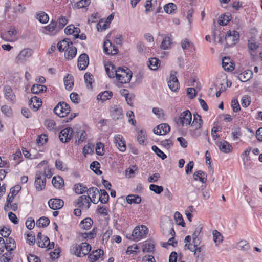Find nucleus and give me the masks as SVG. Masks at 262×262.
Instances as JSON below:
<instances>
[{
  "instance_id": "40",
  "label": "nucleus",
  "mask_w": 262,
  "mask_h": 262,
  "mask_svg": "<svg viewBox=\"0 0 262 262\" xmlns=\"http://www.w3.org/2000/svg\"><path fill=\"white\" fill-rule=\"evenodd\" d=\"M149 68L152 70H155L158 68L160 61L157 58H151L149 59Z\"/></svg>"
},
{
  "instance_id": "15",
  "label": "nucleus",
  "mask_w": 262,
  "mask_h": 262,
  "mask_svg": "<svg viewBox=\"0 0 262 262\" xmlns=\"http://www.w3.org/2000/svg\"><path fill=\"white\" fill-rule=\"evenodd\" d=\"M170 130L169 125L166 123H162L157 126L154 129V132L157 135H165Z\"/></svg>"
},
{
  "instance_id": "29",
  "label": "nucleus",
  "mask_w": 262,
  "mask_h": 262,
  "mask_svg": "<svg viewBox=\"0 0 262 262\" xmlns=\"http://www.w3.org/2000/svg\"><path fill=\"white\" fill-rule=\"evenodd\" d=\"M103 251L102 249H98L90 254L89 258L91 262L96 261L99 259L101 255H103Z\"/></svg>"
},
{
  "instance_id": "5",
  "label": "nucleus",
  "mask_w": 262,
  "mask_h": 262,
  "mask_svg": "<svg viewBox=\"0 0 262 262\" xmlns=\"http://www.w3.org/2000/svg\"><path fill=\"white\" fill-rule=\"evenodd\" d=\"M239 34L237 31L233 30L229 31L225 35V40L228 46L235 45L239 39Z\"/></svg>"
},
{
  "instance_id": "13",
  "label": "nucleus",
  "mask_w": 262,
  "mask_h": 262,
  "mask_svg": "<svg viewBox=\"0 0 262 262\" xmlns=\"http://www.w3.org/2000/svg\"><path fill=\"white\" fill-rule=\"evenodd\" d=\"M103 48L104 52L107 54L115 55L118 53V49L107 40L104 42Z\"/></svg>"
},
{
  "instance_id": "48",
  "label": "nucleus",
  "mask_w": 262,
  "mask_h": 262,
  "mask_svg": "<svg viewBox=\"0 0 262 262\" xmlns=\"http://www.w3.org/2000/svg\"><path fill=\"white\" fill-rule=\"evenodd\" d=\"M84 80L85 83L87 84V86L89 88H92V82L93 79V75L90 73H86L84 74Z\"/></svg>"
},
{
  "instance_id": "49",
  "label": "nucleus",
  "mask_w": 262,
  "mask_h": 262,
  "mask_svg": "<svg viewBox=\"0 0 262 262\" xmlns=\"http://www.w3.org/2000/svg\"><path fill=\"white\" fill-rule=\"evenodd\" d=\"M91 169L97 174H101V171L100 170V164L97 161L93 162L90 165Z\"/></svg>"
},
{
  "instance_id": "64",
  "label": "nucleus",
  "mask_w": 262,
  "mask_h": 262,
  "mask_svg": "<svg viewBox=\"0 0 262 262\" xmlns=\"http://www.w3.org/2000/svg\"><path fill=\"white\" fill-rule=\"evenodd\" d=\"M230 20L229 16L227 15L221 16L219 19V24L222 26L226 25Z\"/></svg>"
},
{
  "instance_id": "59",
  "label": "nucleus",
  "mask_w": 262,
  "mask_h": 262,
  "mask_svg": "<svg viewBox=\"0 0 262 262\" xmlns=\"http://www.w3.org/2000/svg\"><path fill=\"white\" fill-rule=\"evenodd\" d=\"M202 231V227H198L196 228L194 232L192 234V238H193V243L194 244H198L199 239H198V237L201 233Z\"/></svg>"
},
{
  "instance_id": "56",
  "label": "nucleus",
  "mask_w": 262,
  "mask_h": 262,
  "mask_svg": "<svg viewBox=\"0 0 262 262\" xmlns=\"http://www.w3.org/2000/svg\"><path fill=\"white\" fill-rule=\"evenodd\" d=\"M96 27H97V29L98 31L104 30L106 28H107L108 27V21H104L103 20H101L97 24Z\"/></svg>"
},
{
  "instance_id": "39",
  "label": "nucleus",
  "mask_w": 262,
  "mask_h": 262,
  "mask_svg": "<svg viewBox=\"0 0 262 262\" xmlns=\"http://www.w3.org/2000/svg\"><path fill=\"white\" fill-rule=\"evenodd\" d=\"M50 223V220L47 217L42 216L39 218L36 222V226L37 227H45Z\"/></svg>"
},
{
  "instance_id": "52",
  "label": "nucleus",
  "mask_w": 262,
  "mask_h": 262,
  "mask_svg": "<svg viewBox=\"0 0 262 262\" xmlns=\"http://www.w3.org/2000/svg\"><path fill=\"white\" fill-rule=\"evenodd\" d=\"M86 132L84 130H82L80 133V135H79V134H77L76 135V138L77 137L78 139V140H76L75 143L78 145L81 144L86 139Z\"/></svg>"
},
{
  "instance_id": "20",
  "label": "nucleus",
  "mask_w": 262,
  "mask_h": 262,
  "mask_svg": "<svg viewBox=\"0 0 262 262\" xmlns=\"http://www.w3.org/2000/svg\"><path fill=\"white\" fill-rule=\"evenodd\" d=\"M216 145L220 151L224 153H229L232 149L231 145L226 141L218 142Z\"/></svg>"
},
{
  "instance_id": "16",
  "label": "nucleus",
  "mask_w": 262,
  "mask_h": 262,
  "mask_svg": "<svg viewBox=\"0 0 262 262\" xmlns=\"http://www.w3.org/2000/svg\"><path fill=\"white\" fill-rule=\"evenodd\" d=\"M48 204L51 209L58 210L63 207L64 202L60 199H51L49 201Z\"/></svg>"
},
{
  "instance_id": "11",
  "label": "nucleus",
  "mask_w": 262,
  "mask_h": 262,
  "mask_svg": "<svg viewBox=\"0 0 262 262\" xmlns=\"http://www.w3.org/2000/svg\"><path fill=\"white\" fill-rule=\"evenodd\" d=\"M169 89L173 91H177L179 89V83L175 74L171 73L170 76L167 81Z\"/></svg>"
},
{
  "instance_id": "27",
  "label": "nucleus",
  "mask_w": 262,
  "mask_h": 262,
  "mask_svg": "<svg viewBox=\"0 0 262 262\" xmlns=\"http://www.w3.org/2000/svg\"><path fill=\"white\" fill-rule=\"evenodd\" d=\"M70 44L72 45V42L68 38H66L57 43V48L60 52L63 51L70 47Z\"/></svg>"
},
{
  "instance_id": "31",
  "label": "nucleus",
  "mask_w": 262,
  "mask_h": 262,
  "mask_svg": "<svg viewBox=\"0 0 262 262\" xmlns=\"http://www.w3.org/2000/svg\"><path fill=\"white\" fill-rule=\"evenodd\" d=\"M252 72L251 70H248L239 74L238 79L242 82H246L252 77Z\"/></svg>"
},
{
  "instance_id": "43",
  "label": "nucleus",
  "mask_w": 262,
  "mask_h": 262,
  "mask_svg": "<svg viewBox=\"0 0 262 262\" xmlns=\"http://www.w3.org/2000/svg\"><path fill=\"white\" fill-rule=\"evenodd\" d=\"M37 18L43 24L47 23L49 19L48 15L43 11H41L37 14Z\"/></svg>"
},
{
  "instance_id": "61",
  "label": "nucleus",
  "mask_w": 262,
  "mask_h": 262,
  "mask_svg": "<svg viewBox=\"0 0 262 262\" xmlns=\"http://www.w3.org/2000/svg\"><path fill=\"white\" fill-rule=\"evenodd\" d=\"M137 139L140 144L144 143L145 140L146 139L145 132L142 130L139 132L138 133Z\"/></svg>"
},
{
  "instance_id": "10",
  "label": "nucleus",
  "mask_w": 262,
  "mask_h": 262,
  "mask_svg": "<svg viewBox=\"0 0 262 262\" xmlns=\"http://www.w3.org/2000/svg\"><path fill=\"white\" fill-rule=\"evenodd\" d=\"M46 179L42 178L41 172H37L36 174L35 180V186L36 189L38 191L43 190L46 186Z\"/></svg>"
},
{
  "instance_id": "25",
  "label": "nucleus",
  "mask_w": 262,
  "mask_h": 262,
  "mask_svg": "<svg viewBox=\"0 0 262 262\" xmlns=\"http://www.w3.org/2000/svg\"><path fill=\"white\" fill-rule=\"evenodd\" d=\"M222 66L226 71H232L234 69L233 63L229 57H225L222 59Z\"/></svg>"
},
{
  "instance_id": "45",
  "label": "nucleus",
  "mask_w": 262,
  "mask_h": 262,
  "mask_svg": "<svg viewBox=\"0 0 262 262\" xmlns=\"http://www.w3.org/2000/svg\"><path fill=\"white\" fill-rule=\"evenodd\" d=\"M171 43V39L170 37L166 36L165 37L162 42H161V44L160 45L161 48L163 50H167L168 49Z\"/></svg>"
},
{
  "instance_id": "38",
  "label": "nucleus",
  "mask_w": 262,
  "mask_h": 262,
  "mask_svg": "<svg viewBox=\"0 0 262 262\" xmlns=\"http://www.w3.org/2000/svg\"><path fill=\"white\" fill-rule=\"evenodd\" d=\"M75 191L77 194H83L85 192L87 191L89 189L86 187L84 186L82 183H78L74 185Z\"/></svg>"
},
{
  "instance_id": "6",
  "label": "nucleus",
  "mask_w": 262,
  "mask_h": 262,
  "mask_svg": "<svg viewBox=\"0 0 262 262\" xmlns=\"http://www.w3.org/2000/svg\"><path fill=\"white\" fill-rule=\"evenodd\" d=\"M89 198H90V196L85 195L80 196L77 200L74 202V205L82 209H88L91 206V202L89 200Z\"/></svg>"
},
{
  "instance_id": "54",
  "label": "nucleus",
  "mask_w": 262,
  "mask_h": 262,
  "mask_svg": "<svg viewBox=\"0 0 262 262\" xmlns=\"http://www.w3.org/2000/svg\"><path fill=\"white\" fill-rule=\"evenodd\" d=\"M213 241L216 243V245L219 244L223 241V236L221 233L217 230H214L213 232Z\"/></svg>"
},
{
  "instance_id": "9",
  "label": "nucleus",
  "mask_w": 262,
  "mask_h": 262,
  "mask_svg": "<svg viewBox=\"0 0 262 262\" xmlns=\"http://www.w3.org/2000/svg\"><path fill=\"white\" fill-rule=\"evenodd\" d=\"M73 129L70 127L62 129L59 134L60 140L63 143L69 142L72 138Z\"/></svg>"
},
{
  "instance_id": "7",
  "label": "nucleus",
  "mask_w": 262,
  "mask_h": 262,
  "mask_svg": "<svg viewBox=\"0 0 262 262\" xmlns=\"http://www.w3.org/2000/svg\"><path fill=\"white\" fill-rule=\"evenodd\" d=\"M147 228L145 226L141 225L135 228L131 236L134 240H139L144 237L147 234Z\"/></svg>"
},
{
  "instance_id": "57",
  "label": "nucleus",
  "mask_w": 262,
  "mask_h": 262,
  "mask_svg": "<svg viewBox=\"0 0 262 262\" xmlns=\"http://www.w3.org/2000/svg\"><path fill=\"white\" fill-rule=\"evenodd\" d=\"M149 189L157 194H160L163 191V187L162 186L150 184Z\"/></svg>"
},
{
  "instance_id": "44",
  "label": "nucleus",
  "mask_w": 262,
  "mask_h": 262,
  "mask_svg": "<svg viewBox=\"0 0 262 262\" xmlns=\"http://www.w3.org/2000/svg\"><path fill=\"white\" fill-rule=\"evenodd\" d=\"M142 247L143 252H151L154 250L155 245L153 243L150 242L143 244Z\"/></svg>"
},
{
  "instance_id": "19",
  "label": "nucleus",
  "mask_w": 262,
  "mask_h": 262,
  "mask_svg": "<svg viewBox=\"0 0 262 262\" xmlns=\"http://www.w3.org/2000/svg\"><path fill=\"white\" fill-rule=\"evenodd\" d=\"M99 191L97 188L92 187L88 190V196H90V198H89V200L94 204H96L98 202V200L96 199V195L99 194Z\"/></svg>"
},
{
  "instance_id": "62",
  "label": "nucleus",
  "mask_w": 262,
  "mask_h": 262,
  "mask_svg": "<svg viewBox=\"0 0 262 262\" xmlns=\"http://www.w3.org/2000/svg\"><path fill=\"white\" fill-rule=\"evenodd\" d=\"M49 238L47 236H43L41 240L38 241L37 245L39 247L44 248L47 247L48 243L49 242Z\"/></svg>"
},
{
  "instance_id": "60",
  "label": "nucleus",
  "mask_w": 262,
  "mask_h": 262,
  "mask_svg": "<svg viewBox=\"0 0 262 262\" xmlns=\"http://www.w3.org/2000/svg\"><path fill=\"white\" fill-rule=\"evenodd\" d=\"M55 123L52 119L46 120L45 122V125L50 130H53L55 128Z\"/></svg>"
},
{
  "instance_id": "23",
  "label": "nucleus",
  "mask_w": 262,
  "mask_h": 262,
  "mask_svg": "<svg viewBox=\"0 0 262 262\" xmlns=\"http://www.w3.org/2000/svg\"><path fill=\"white\" fill-rule=\"evenodd\" d=\"M16 248L15 240L12 237H8L5 240V249L8 251H13Z\"/></svg>"
},
{
  "instance_id": "24",
  "label": "nucleus",
  "mask_w": 262,
  "mask_h": 262,
  "mask_svg": "<svg viewBox=\"0 0 262 262\" xmlns=\"http://www.w3.org/2000/svg\"><path fill=\"white\" fill-rule=\"evenodd\" d=\"M203 125V120L201 116L196 114L193 115V120L191 127L193 128H201Z\"/></svg>"
},
{
  "instance_id": "30",
  "label": "nucleus",
  "mask_w": 262,
  "mask_h": 262,
  "mask_svg": "<svg viewBox=\"0 0 262 262\" xmlns=\"http://www.w3.org/2000/svg\"><path fill=\"white\" fill-rule=\"evenodd\" d=\"M194 179L195 180H199L203 183H205L207 181V174L201 170H199L193 174Z\"/></svg>"
},
{
  "instance_id": "37",
  "label": "nucleus",
  "mask_w": 262,
  "mask_h": 262,
  "mask_svg": "<svg viewBox=\"0 0 262 262\" xmlns=\"http://www.w3.org/2000/svg\"><path fill=\"white\" fill-rule=\"evenodd\" d=\"M126 201L128 204H139L141 201V199L138 195L130 194L127 196Z\"/></svg>"
},
{
  "instance_id": "41",
  "label": "nucleus",
  "mask_w": 262,
  "mask_h": 262,
  "mask_svg": "<svg viewBox=\"0 0 262 262\" xmlns=\"http://www.w3.org/2000/svg\"><path fill=\"white\" fill-rule=\"evenodd\" d=\"M108 199L109 196L107 192L105 190H100L98 201H100L103 204H105L108 201Z\"/></svg>"
},
{
  "instance_id": "33",
  "label": "nucleus",
  "mask_w": 262,
  "mask_h": 262,
  "mask_svg": "<svg viewBox=\"0 0 262 262\" xmlns=\"http://www.w3.org/2000/svg\"><path fill=\"white\" fill-rule=\"evenodd\" d=\"M47 90V87L45 85L35 84L31 88V92L34 94H38L43 93Z\"/></svg>"
},
{
  "instance_id": "35",
  "label": "nucleus",
  "mask_w": 262,
  "mask_h": 262,
  "mask_svg": "<svg viewBox=\"0 0 262 262\" xmlns=\"http://www.w3.org/2000/svg\"><path fill=\"white\" fill-rule=\"evenodd\" d=\"M113 93L112 92L104 91L100 93L97 97L98 100H101L102 101H106L112 98Z\"/></svg>"
},
{
  "instance_id": "58",
  "label": "nucleus",
  "mask_w": 262,
  "mask_h": 262,
  "mask_svg": "<svg viewBox=\"0 0 262 262\" xmlns=\"http://www.w3.org/2000/svg\"><path fill=\"white\" fill-rule=\"evenodd\" d=\"M151 148L152 150L162 159L164 160L166 158V155L156 146H152Z\"/></svg>"
},
{
  "instance_id": "51",
  "label": "nucleus",
  "mask_w": 262,
  "mask_h": 262,
  "mask_svg": "<svg viewBox=\"0 0 262 262\" xmlns=\"http://www.w3.org/2000/svg\"><path fill=\"white\" fill-rule=\"evenodd\" d=\"M174 217L176 222L178 225H181L182 227L185 226V223L184 222L182 215L180 212L178 211L174 213Z\"/></svg>"
},
{
  "instance_id": "47",
  "label": "nucleus",
  "mask_w": 262,
  "mask_h": 262,
  "mask_svg": "<svg viewBox=\"0 0 262 262\" xmlns=\"http://www.w3.org/2000/svg\"><path fill=\"white\" fill-rule=\"evenodd\" d=\"M48 140L47 136L45 134H42L38 137L36 140V143L39 146H42L47 143Z\"/></svg>"
},
{
  "instance_id": "36",
  "label": "nucleus",
  "mask_w": 262,
  "mask_h": 262,
  "mask_svg": "<svg viewBox=\"0 0 262 262\" xmlns=\"http://www.w3.org/2000/svg\"><path fill=\"white\" fill-rule=\"evenodd\" d=\"M52 183L56 188L62 187L64 184L63 180L60 176L53 177L52 180Z\"/></svg>"
},
{
  "instance_id": "8",
  "label": "nucleus",
  "mask_w": 262,
  "mask_h": 262,
  "mask_svg": "<svg viewBox=\"0 0 262 262\" xmlns=\"http://www.w3.org/2000/svg\"><path fill=\"white\" fill-rule=\"evenodd\" d=\"M33 50L29 48H26L21 50L15 59L17 63H23L33 54Z\"/></svg>"
},
{
  "instance_id": "28",
  "label": "nucleus",
  "mask_w": 262,
  "mask_h": 262,
  "mask_svg": "<svg viewBox=\"0 0 262 262\" xmlns=\"http://www.w3.org/2000/svg\"><path fill=\"white\" fill-rule=\"evenodd\" d=\"M93 223V220L89 217L83 220L79 224L80 227L84 230H88L90 229Z\"/></svg>"
},
{
  "instance_id": "53",
  "label": "nucleus",
  "mask_w": 262,
  "mask_h": 262,
  "mask_svg": "<svg viewBox=\"0 0 262 262\" xmlns=\"http://www.w3.org/2000/svg\"><path fill=\"white\" fill-rule=\"evenodd\" d=\"M176 8V6L173 3H169L164 6V9L167 13L171 14L174 11Z\"/></svg>"
},
{
  "instance_id": "4",
  "label": "nucleus",
  "mask_w": 262,
  "mask_h": 262,
  "mask_svg": "<svg viewBox=\"0 0 262 262\" xmlns=\"http://www.w3.org/2000/svg\"><path fill=\"white\" fill-rule=\"evenodd\" d=\"M70 106L64 102H59L54 108L55 113L60 117H64L70 112Z\"/></svg>"
},
{
  "instance_id": "21",
  "label": "nucleus",
  "mask_w": 262,
  "mask_h": 262,
  "mask_svg": "<svg viewBox=\"0 0 262 262\" xmlns=\"http://www.w3.org/2000/svg\"><path fill=\"white\" fill-rule=\"evenodd\" d=\"M111 115L114 120H118L122 115V110L121 107L117 105L111 106Z\"/></svg>"
},
{
  "instance_id": "32",
  "label": "nucleus",
  "mask_w": 262,
  "mask_h": 262,
  "mask_svg": "<svg viewBox=\"0 0 262 262\" xmlns=\"http://www.w3.org/2000/svg\"><path fill=\"white\" fill-rule=\"evenodd\" d=\"M64 84L67 90H71L74 84L73 77L72 75H68L64 78Z\"/></svg>"
},
{
  "instance_id": "63",
  "label": "nucleus",
  "mask_w": 262,
  "mask_h": 262,
  "mask_svg": "<svg viewBox=\"0 0 262 262\" xmlns=\"http://www.w3.org/2000/svg\"><path fill=\"white\" fill-rule=\"evenodd\" d=\"M26 226L29 230L33 229L35 226L34 220L31 217H29L26 222Z\"/></svg>"
},
{
  "instance_id": "42",
  "label": "nucleus",
  "mask_w": 262,
  "mask_h": 262,
  "mask_svg": "<svg viewBox=\"0 0 262 262\" xmlns=\"http://www.w3.org/2000/svg\"><path fill=\"white\" fill-rule=\"evenodd\" d=\"M237 248L238 250L246 251L250 248V246L246 240H241L237 244Z\"/></svg>"
},
{
  "instance_id": "50",
  "label": "nucleus",
  "mask_w": 262,
  "mask_h": 262,
  "mask_svg": "<svg viewBox=\"0 0 262 262\" xmlns=\"http://www.w3.org/2000/svg\"><path fill=\"white\" fill-rule=\"evenodd\" d=\"M248 47L249 50L254 51L259 47V44L254 39L251 38L248 40Z\"/></svg>"
},
{
  "instance_id": "55",
  "label": "nucleus",
  "mask_w": 262,
  "mask_h": 262,
  "mask_svg": "<svg viewBox=\"0 0 262 262\" xmlns=\"http://www.w3.org/2000/svg\"><path fill=\"white\" fill-rule=\"evenodd\" d=\"M181 47L183 50H187L190 47H194L192 43L190 42L187 38H185L181 41Z\"/></svg>"
},
{
  "instance_id": "14",
  "label": "nucleus",
  "mask_w": 262,
  "mask_h": 262,
  "mask_svg": "<svg viewBox=\"0 0 262 262\" xmlns=\"http://www.w3.org/2000/svg\"><path fill=\"white\" fill-rule=\"evenodd\" d=\"M114 143L118 149L122 152L126 150V144L123 138L121 135H117L114 137Z\"/></svg>"
},
{
  "instance_id": "2",
  "label": "nucleus",
  "mask_w": 262,
  "mask_h": 262,
  "mask_svg": "<svg viewBox=\"0 0 262 262\" xmlns=\"http://www.w3.org/2000/svg\"><path fill=\"white\" fill-rule=\"evenodd\" d=\"M118 81L121 83H127L130 82L132 73L128 68L119 67L115 71V75Z\"/></svg>"
},
{
  "instance_id": "34",
  "label": "nucleus",
  "mask_w": 262,
  "mask_h": 262,
  "mask_svg": "<svg viewBox=\"0 0 262 262\" xmlns=\"http://www.w3.org/2000/svg\"><path fill=\"white\" fill-rule=\"evenodd\" d=\"M57 26V22L52 20L50 24L45 27V30L47 31V32H45L47 34L52 35L54 34L53 33L54 31L55 30Z\"/></svg>"
},
{
  "instance_id": "3",
  "label": "nucleus",
  "mask_w": 262,
  "mask_h": 262,
  "mask_svg": "<svg viewBox=\"0 0 262 262\" xmlns=\"http://www.w3.org/2000/svg\"><path fill=\"white\" fill-rule=\"evenodd\" d=\"M192 120V115L189 110L183 112L180 116L176 119V123L179 126H187L190 125Z\"/></svg>"
},
{
  "instance_id": "12",
  "label": "nucleus",
  "mask_w": 262,
  "mask_h": 262,
  "mask_svg": "<svg viewBox=\"0 0 262 262\" xmlns=\"http://www.w3.org/2000/svg\"><path fill=\"white\" fill-rule=\"evenodd\" d=\"M89 57L85 53H83L80 55L78 59V67L79 70H85L89 64Z\"/></svg>"
},
{
  "instance_id": "1",
  "label": "nucleus",
  "mask_w": 262,
  "mask_h": 262,
  "mask_svg": "<svg viewBox=\"0 0 262 262\" xmlns=\"http://www.w3.org/2000/svg\"><path fill=\"white\" fill-rule=\"evenodd\" d=\"M91 249V246L86 243H82L80 245L73 244L71 246L70 253L78 257H83L89 253Z\"/></svg>"
},
{
  "instance_id": "18",
  "label": "nucleus",
  "mask_w": 262,
  "mask_h": 262,
  "mask_svg": "<svg viewBox=\"0 0 262 262\" xmlns=\"http://www.w3.org/2000/svg\"><path fill=\"white\" fill-rule=\"evenodd\" d=\"M4 94L6 99L14 103L15 101V96L14 94L12 89L9 86H5L4 88Z\"/></svg>"
},
{
  "instance_id": "22",
  "label": "nucleus",
  "mask_w": 262,
  "mask_h": 262,
  "mask_svg": "<svg viewBox=\"0 0 262 262\" xmlns=\"http://www.w3.org/2000/svg\"><path fill=\"white\" fill-rule=\"evenodd\" d=\"M77 53V49L71 45L69 48H68L64 54L65 58L67 60H71L76 55Z\"/></svg>"
},
{
  "instance_id": "46",
  "label": "nucleus",
  "mask_w": 262,
  "mask_h": 262,
  "mask_svg": "<svg viewBox=\"0 0 262 262\" xmlns=\"http://www.w3.org/2000/svg\"><path fill=\"white\" fill-rule=\"evenodd\" d=\"M13 255L11 251H8L4 253L1 257V262H11Z\"/></svg>"
},
{
  "instance_id": "17",
  "label": "nucleus",
  "mask_w": 262,
  "mask_h": 262,
  "mask_svg": "<svg viewBox=\"0 0 262 262\" xmlns=\"http://www.w3.org/2000/svg\"><path fill=\"white\" fill-rule=\"evenodd\" d=\"M29 105L30 108L35 112L41 106L42 101L39 98L34 96L30 99Z\"/></svg>"
},
{
  "instance_id": "26",
  "label": "nucleus",
  "mask_w": 262,
  "mask_h": 262,
  "mask_svg": "<svg viewBox=\"0 0 262 262\" xmlns=\"http://www.w3.org/2000/svg\"><path fill=\"white\" fill-rule=\"evenodd\" d=\"M105 70L108 77L111 78H114L115 75V67L112 63L109 62L105 65Z\"/></svg>"
}]
</instances>
